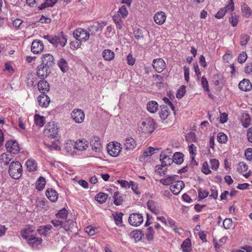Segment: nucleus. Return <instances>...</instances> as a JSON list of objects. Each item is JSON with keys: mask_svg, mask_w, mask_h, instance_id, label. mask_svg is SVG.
Here are the masks:
<instances>
[{"mask_svg": "<svg viewBox=\"0 0 252 252\" xmlns=\"http://www.w3.org/2000/svg\"><path fill=\"white\" fill-rule=\"evenodd\" d=\"M247 55L246 52H242L241 53L238 57V62L240 63H245L247 59Z\"/></svg>", "mask_w": 252, "mask_h": 252, "instance_id": "obj_59", "label": "nucleus"}, {"mask_svg": "<svg viewBox=\"0 0 252 252\" xmlns=\"http://www.w3.org/2000/svg\"><path fill=\"white\" fill-rule=\"evenodd\" d=\"M5 147L10 154H16L20 150L18 143L15 141H8L5 144Z\"/></svg>", "mask_w": 252, "mask_h": 252, "instance_id": "obj_9", "label": "nucleus"}, {"mask_svg": "<svg viewBox=\"0 0 252 252\" xmlns=\"http://www.w3.org/2000/svg\"><path fill=\"white\" fill-rule=\"evenodd\" d=\"M158 104L156 101L152 100L149 101L147 104V110L152 113H155L158 110Z\"/></svg>", "mask_w": 252, "mask_h": 252, "instance_id": "obj_26", "label": "nucleus"}, {"mask_svg": "<svg viewBox=\"0 0 252 252\" xmlns=\"http://www.w3.org/2000/svg\"><path fill=\"white\" fill-rule=\"evenodd\" d=\"M118 14H120L123 18L126 17L128 11L125 5H123L119 10Z\"/></svg>", "mask_w": 252, "mask_h": 252, "instance_id": "obj_57", "label": "nucleus"}, {"mask_svg": "<svg viewBox=\"0 0 252 252\" xmlns=\"http://www.w3.org/2000/svg\"><path fill=\"white\" fill-rule=\"evenodd\" d=\"M102 56L106 61H111L115 57L114 53L110 49H105L102 52Z\"/></svg>", "mask_w": 252, "mask_h": 252, "instance_id": "obj_28", "label": "nucleus"}, {"mask_svg": "<svg viewBox=\"0 0 252 252\" xmlns=\"http://www.w3.org/2000/svg\"><path fill=\"white\" fill-rule=\"evenodd\" d=\"M223 227L228 229L230 228L232 226V220L231 219H225L223 221Z\"/></svg>", "mask_w": 252, "mask_h": 252, "instance_id": "obj_61", "label": "nucleus"}, {"mask_svg": "<svg viewBox=\"0 0 252 252\" xmlns=\"http://www.w3.org/2000/svg\"><path fill=\"white\" fill-rule=\"evenodd\" d=\"M46 195L52 202H55L58 198V192L53 189H49L46 191Z\"/></svg>", "mask_w": 252, "mask_h": 252, "instance_id": "obj_22", "label": "nucleus"}, {"mask_svg": "<svg viewBox=\"0 0 252 252\" xmlns=\"http://www.w3.org/2000/svg\"><path fill=\"white\" fill-rule=\"evenodd\" d=\"M87 142L85 139L79 140L75 143L74 148L80 151L86 150L88 147Z\"/></svg>", "mask_w": 252, "mask_h": 252, "instance_id": "obj_25", "label": "nucleus"}, {"mask_svg": "<svg viewBox=\"0 0 252 252\" xmlns=\"http://www.w3.org/2000/svg\"><path fill=\"white\" fill-rule=\"evenodd\" d=\"M177 175L169 176L166 178H162L159 180V182L165 186H168L171 184H173L174 181L175 180V178L177 177Z\"/></svg>", "mask_w": 252, "mask_h": 252, "instance_id": "obj_29", "label": "nucleus"}, {"mask_svg": "<svg viewBox=\"0 0 252 252\" xmlns=\"http://www.w3.org/2000/svg\"><path fill=\"white\" fill-rule=\"evenodd\" d=\"M142 131L145 134H151L155 129V123L152 118H146L139 126Z\"/></svg>", "mask_w": 252, "mask_h": 252, "instance_id": "obj_2", "label": "nucleus"}, {"mask_svg": "<svg viewBox=\"0 0 252 252\" xmlns=\"http://www.w3.org/2000/svg\"><path fill=\"white\" fill-rule=\"evenodd\" d=\"M154 231L152 227H149L147 228V231L146 233V236L148 240H152L154 238Z\"/></svg>", "mask_w": 252, "mask_h": 252, "instance_id": "obj_54", "label": "nucleus"}, {"mask_svg": "<svg viewBox=\"0 0 252 252\" xmlns=\"http://www.w3.org/2000/svg\"><path fill=\"white\" fill-rule=\"evenodd\" d=\"M201 83L202 86L204 90L206 92H209V89L208 82L207 79L206 78V77L204 76H203L201 78Z\"/></svg>", "mask_w": 252, "mask_h": 252, "instance_id": "obj_58", "label": "nucleus"}, {"mask_svg": "<svg viewBox=\"0 0 252 252\" xmlns=\"http://www.w3.org/2000/svg\"><path fill=\"white\" fill-rule=\"evenodd\" d=\"M143 222V218L141 214L132 213L128 218L129 223L133 226H138Z\"/></svg>", "mask_w": 252, "mask_h": 252, "instance_id": "obj_6", "label": "nucleus"}, {"mask_svg": "<svg viewBox=\"0 0 252 252\" xmlns=\"http://www.w3.org/2000/svg\"><path fill=\"white\" fill-rule=\"evenodd\" d=\"M81 41H78L77 40H76V41H71L70 44L71 48L74 50L77 49L80 47L81 45Z\"/></svg>", "mask_w": 252, "mask_h": 252, "instance_id": "obj_64", "label": "nucleus"}, {"mask_svg": "<svg viewBox=\"0 0 252 252\" xmlns=\"http://www.w3.org/2000/svg\"><path fill=\"white\" fill-rule=\"evenodd\" d=\"M41 63L52 68L55 64L53 56L50 54H43L41 57Z\"/></svg>", "mask_w": 252, "mask_h": 252, "instance_id": "obj_7", "label": "nucleus"}, {"mask_svg": "<svg viewBox=\"0 0 252 252\" xmlns=\"http://www.w3.org/2000/svg\"><path fill=\"white\" fill-rule=\"evenodd\" d=\"M137 143L135 139L131 137L126 138L124 147L125 149L127 151H132L136 147Z\"/></svg>", "mask_w": 252, "mask_h": 252, "instance_id": "obj_14", "label": "nucleus"}, {"mask_svg": "<svg viewBox=\"0 0 252 252\" xmlns=\"http://www.w3.org/2000/svg\"><path fill=\"white\" fill-rule=\"evenodd\" d=\"M22 166L20 162L12 161L10 163L8 173L12 178L19 179L22 176Z\"/></svg>", "mask_w": 252, "mask_h": 252, "instance_id": "obj_1", "label": "nucleus"}, {"mask_svg": "<svg viewBox=\"0 0 252 252\" xmlns=\"http://www.w3.org/2000/svg\"><path fill=\"white\" fill-rule=\"evenodd\" d=\"M182 251L184 252H189L190 250L191 242L189 238L186 239L181 246Z\"/></svg>", "mask_w": 252, "mask_h": 252, "instance_id": "obj_38", "label": "nucleus"}, {"mask_svg": "<svg viewBox=\"0 0 252 252\" xmlns=\"http://www.w3.org/2000/svg\"><path fill=\"white\" fill-rule=\"evenodd\" d=\"M120 149V144L117 143L116 144H113L111 149L108 148V152L111 156L117 157L121 152Z\"/></svg>", "mask_w": 252, "mask_h": 252, "instance_id": "obj_24", "label": "nucleus"}, {"mask_svg": "<svg viewBox=\"0 0 252 252\" xmlns=\"http://www.w3.org/2000/svg\"><path fill=\"white\" fill-rule=\"evenodd\" d=\"M184 187V182L183 181L178 180L177 182H175L174 183H173V185L170 186V189L173 194L178 195Z\"/></svg>", "mask_w": 252, "mask_h": 252, "instance_id": "obj_13", "label": "nucleus"}, {"mask_svg": "<svg viewBox=\"0 0 252 252\" xmlns=\"http://www.w3.org/2000/svg\"><path fill=\"white\" fill-rule=\"evenodd\" d=\"M250 36L246 34L241 35L240 44L242 46H246L250 40Z\"/></svg>", "mask_w": 252, "mask_h": 252, "instance_id": "obj_51", "label": "nucleus"}, {"mask_svg": "<svg viewBox=\"0 0 252 252\" xmlns=\"http://www.w3.org/2000/svg\"><path fill=\"white\" fill-rule=\"evenodd\" d=\"M183 157L184 155L182 153L176 152L173 156V159H174L173 162H175L177 164H181L184 161Z\"/></svg>", "mask_w": 252, "mask_h": 252, "instance_id": "obj_31", "label": "nucleus"}, {"mask_svg": "<svg viewBox=\"0 0 252 252\" xmlns=\"http://www.w3.org/2000/svg\"><path fill=\"white\" fill-rule=\"evenodd\" d=\"M144 235V234L142 231L140 230H136L132 231L130 233V236L131 237L133 238L135 241H139L142 239V236Z\"/></svg>", "mask_w": 252, "mask_h": 252, "instance_id": "obj_33", "label": "nucleus"}, {"mask_svg": "<svg viewBox=\"0 0 252 252\" xmlns=\"http://www.w3.org/2000/svg\"><path fill=\"white\" fill-rule=\"evenodd\" d=\"M169 110L167 106L165 105L160 106V111L159 112V114L161 119L165 120L169 116Z\"/></svg>", "mask_w": 252, "mask_h": 252, "instance_id": "obj_27", "label": "nucleus"}, {"mask_svg": "<svg viewBox=\"0 0 252 252\" xmlns=\"http://www.w3.org/2000/svg\"><path fill=\"white\" fill-rule=\"evenodd\" d=\"M51 223L55 227L60 226L63 228H66V226H65L64 224L63 223V220H61L59 219L52 220L51 221Z\"/></svg>", "mask_w": 252, "mask_h": 252, "instance_id": "obj_53", "label": "nucleus"}, {"mask_svg": "<svg viewBox=\"0 0 252 252\" xmlns=\"http://www.w3.org/2000/svg\"><path fill=\"white\" fill-rule=\"evenodd\" d=\"M27 84L28 86H32L34 84L35 81L34 75L32 73H29L27 75Z\"/></svg>", "mask_w": 252, "mask_h": 252, "instance_id": "obj_48", "label": "nucleus"}, {"mask_svg": "<svg viewBox=\"0 0 252 252\" xmlns=\"http://www.w3.org/2000/svg\"><path fill=\"white\" fill-rule=\"evenodd\" d=\"M58 0H46L40 6V9H43L48 7H53L57 2Z\"/></svg>", "mask_w": 252, "mask_h": 252, "instance_id": "obj_43", "label": "nucleus"}, {"mask_svg": "<svg viewBox=\"0 0 252 252\" xmlns=\"http://www.w3.org/2000/svg\"><path fill=\"white\" fill-rule=\"evenodd\" d=\"M186 86H182L178 90L176 94V97L178 98H181L185 94Z\"/></svg>", "mask_w": 252, "mask_h": 252, "instance_id": "obj_56", "label": "nucleus"}, {"mask_svg": "<svg viewBox=\"0 0 252 252\" xmlns=\"http://www.w3.org/2000/svg\"><path fill=\"white\" fill-rule=\"evenodd\" d=\"M217 138L218 142L220 143H224L227 140V136L222 132L219 133Z\"/></svg>", "mask_w": 252, "mask_h": 252, "instance_id": "obj_55", "label": "nucleus"}, {"mask_svg": "<svg viewBox=\"0 0 252 252\" xmlns=\"http://www.w3.org/2000/svg\"><path fill=\"white\" fill-rule=\"evenodd\" d=\"M160 160L161 162V166L162 167L170 166L174 161L173 158H169L163 152H162L160 155Z\"/></svg>", "mask_w": 252, "mask_h": 252, "instance_id": "obj_15", "label": "nucleus"}, {"mask_svg": "<svg viewBox=\"0 0 252 252\" xmlns=\"http://www.w3.org/2000/svg\"><path fill=\"white\" fill-rule=\"evenodd\" d=\"M106 22H102L101 23L98 22L94 23L89 27V32H94V31L101 32L106 26Z\"/></svg>", "mask_w": 252, "mask_h": 252, "instance_id": "obj_23", "label": "nucleus"}, {"mask_svg": "<svg viewBox=\"0 0 252 252\" xmlns=\"http://www.w3.org/2000/svg\"><path fill=\"white\" fill-rule=\"evenodd\" d=\"M239 88L243 91H249L252 88V84L249 79H244L239 83Z\"/></svg>", "mask_w": 252, "mask_h": 252, "instance_id": "obj_19", "label": "nucleus"}, {"mask_svg": "<svg viewBox=\"0 0 252 252\" xmlns=\"http://www.w3.org/2000/svg\"><path fill=\"white\" fill-rule=\"evenodd\" d=\"M114 203L117 206L120 205L123 202V198L121 195L120 194L119 191H116L114 193Z\"/></svg>", "mask_w": 252, "mask_h": 252, "instance_id": "obj_40", "label": "nucleus"}, {"mask_svg": "<svg viewBox=\"0 0 252 252\" xmlns=\"http://www.w3.org/2000/svg\"><path fill=\"white\" fill-rule=\"evenodd\" d=\"M58 64L60 68L63 72H66L68 70V64L64 59H60Z\"/></svg>", "mask_w": 252, "mask_h": 252, "instance_id": "obj_39", "label": "nucleus"}, {"mask_svg": "<svg viewBox=\"0 0 252 252\" xmlns=\"http://www.w3.org/2000/svg\"><path fill=\"white\" fill-rule=\"evenodd\" d=\"M251 119L248 114H245L242 116V125L244 127H248L250 125Z\"/></svg>", "mask_w": 252, "mask_h": 252, "instance_id": "obj_46", "label": "nucleus"}, {"mask_svg": "<svg viewBox=\"0 0 252 252\" xmlns=\"http://www.w3.org/2000/svg\"><path fill=\"white\" fill-rule=\"evenodd\" d=\"M34 123L36 126L42 127L45 123V118L40 116L38 114H35L34 115Z\"/></svg>", "mask_w": 252, "mask_h": 252, "instance_id": "obj_34", "label": "nucleus"}, {"mask_svg": "<svg viewBox=\"0 0 252 252\" xmlns=\"http://www.w3.org/2000/svg\"><path fill=\"white\" fill-rule=\"evenodd\" d=\"M11 158L12 155L10 154L3 153L0 157V160H2V162H3L4 165H7L11 161Z\"/></svg>", "mask_w": 252, "mask_h": 252, "instance_id": "obj_41", "label": "nucleus"}, {"mask_svg": "<svg viewBox=\"0 0 252 252\" xmlns=\"http://www.w3.org/2000/svg\"><path fill=\"white\" fill-rule=\"evenodd\" d=\"M26 165L29 171H32L36 170V164L33 159H29L26 162Z\"/></svg>", "mask_w": 252, "mask_h": 252, "instance_id": "obj_44", "label": "nucleus"}, {"mask_svg": "<svg viewBox=\"0 0 252 252\" xmlns=\"http://www.w3.org/2000/svg\"><path fill=\"white\" fill-rule=\"evenodd\" d=\"M198 192L199 200H202L203 199L206 198L209 194V193L208 191L202 190L201 188H199L198 189Z\"/></svg>", "mask_w": 252, "mask_h": 252, "instance_id": "obj_52", "label": "nucleus"}, {"mask_svg": "<svg viewBox=\"0 0 252 252\" xmlns=\"http://www.w3.org/2000/svg\"><path fill=\"white\" fill-rule=\"evenodd\" d=\"M108 194L103 193L99 192L97 193L95 196V199L100 204H102L106 201L108 198Z\"/></svg>", "mask_w": 252, "mask_h": 252, "instance_id": "obj_30", "label": "nucleus"}, {"mask_svg": "<svg viewBox=\"0 0 252 252\" xmlns=\"http://www.w3.org/2000/svg\"><path fill=\"white\" fill-rule=\"evenodd\" d=\"M71 117L77 123H81L83 122L85 114L83 111L79 109L74 110L71 114Z\"/></svg>", "mask_w": 252, "mask_h": 252, "instance_id": "obj_11", "label": "nucleus"}, {"mask_svg": "<svg viewBox=\"0 0 252 252\" xmlns=\"http://www.w3.org/2000/svg\"><path fill=\"white\" fill-rule=\"evenodd\" d=\"M67 211L64 208L59 210L58 213L56 215V216L57 219L64 220L67 219Z\"/></svg>", "mask_w": 252, "mask_h": 252, "instance_id": "obj_37", "label": "nucleus"}, {"mask_svg": "<svg viewBox=\"0 0 252 252\" xmlns=\"http://www.w3.org/2000/svg\"><path fill=\"white\" fill-rule=\"evenodd\" d=\"M156 171L160 175L163 176L166 174L167 171V168L162 167L161 166H158Z\"/></svg>", "mask_w": 252, "mask_h": 252, "instance_id": "obj_62", "label": "nucleus"}, {"mask_svg": "<svg viewBox=\"0 0 252 252\" xmlns=\"http://www.w3.org/2000/svg\"><path fill=\"white\" fill-rule=\"evenodd\" d=\"M153 68L158 73L161 72L165 68L166 64L164 60L161 58L154 59L153 61Z\"/></svg>", "mask_w": 252, "mask_h": 252, "instance_id": "obj_10", "label": "nucleus"}, {"mask_svg": "<svg viewBox=\"0 0 252 252\" xmlns=\"http://www.w3.org/2000/svg\"><path fill=\"white\" fill-rule=\"evenodd\" d=\"M59 128L54 122H50L46 126L44 129V134L49 138H54L57 137Z\"/></svg>", "mask_w": 252, "mask_h": 252, "instance_id": "obj_3", "label": "nucleus"}, {"mask_svg": "<svg viewBox=\"0 0 252 252\" xmlns=\"http://www.w3.org/2000/svg\"><path fill=\"white\" fill-rule=\"evenodd\" d=\"M53 227L50 224L41 225L37 229V231L41 236H47L51 232Z\"/></svg>", "mask_w": 252, "mask_h": 252, "instance_id": "obj_17", "label": "nucleus"}, {"mask_svg": "<svg viewBox=\"0 0 252 252\" xmlns=\"http://www.w3.org/2000/svg\"><path fill=\"white\" fill-rule=\"evenodd\" d=\"M45 178L43 177H40L36 182V189L38 190H41L45 187Z\"/></svg>", "mask_w": 252, "mask_h": 252, "instance_id": "obj_36", "label": "nucleus"}, {"mask_svg": "<svg viewBox=\"0 0 252 252\" xmlns=\"http://www.w3.org/2000/svg\"><path fill=\"white\" fill-rule=\"evenodd\" d=\"M153 78L155 79V80H157L156 82L157 86L158 87H160L161 86L163 85V77L159 75H153Z\"/></svg>", "mask_w": 252, "mask_h": 252, "instance_id": "obj_60", "label": "nucleus"}, {"mask_svg": "<svg viewBox=\"0 0 252 252\" xmlns=\"http://www.w3.org/2000/svg\"><path fill=\"white\" fill-rule=\"evenodd\" d=\"M229 21L232 26L235 27L237 25L238 19L237 16L235 13L231 14V17L229 18Z\"/></svg>", "mask_w": 252, "mask_h": 252, "instance_id": "obj_50", "label": "nucleus"}, {"mask_svg": "<svg viewBox=\"0 0 252 252\" xmlns=\"http://www.w3.org/2000/svg\"><path fill=\"white\" fill-rule=\"evenodd\" d=\"M90 145L93 150L96 153H100L102 149L100 138L97 136H94L90 141Z\"/></svg>", "mask_w": 252, "mask_h": 252, "instance_id": "obj_8", "label": "nucleus"}, {"mask_svg": "<svg viewBox=\"0 0 252 252\" xmlns=\"http://www.w3.org/2000/svg\"><path fill=\"white\" fill-rule=\"evenodd\" d=\"M28 241V244L32 248H36L42 242V239L40 237H36L31 235L30 237L26 239Z\"/></svg>", "mask_w": 252, "mask_h": 252, "instance_id": "obj_16", "label": "nucleus"}, {"mask_svg": "<svg viewBox=\"0 0 252 252\" xmlns=\"http://www.w3.org/2000/svg\"><path fill=\"white\" fill-rule=\"evenodd\" d=\"M248 169V165L244 162H240L238 165L237 170L239 172L243 173Z\"/></svg>", "mask_w": 252, "mask_h": 252, "instance_id": "obj_49", "label": "nucleus"}, {"mask_svg": "<svg viewBox=\"0 0 252 252\" xmlns=\"http://www.w3.org/2000/svg\"><path fill=\"white\" fill-rule=\"evenodd\" d=\"M38 90L42 93L44 94L45 92H48L50 90V86L46 81L40 80L37 84Z\"/></svg>", "mask_w": 252, "mask_h": 252, "instance_id": "obj_21", "label": "nucleus"}, {"mask_svg": "<svg viewBox=\"0 0 252 252\" xmlns=\"http://www.w3.org/2000/svg\"><path fill=\"white\" fill-rule=\"evenodd\" d=\"M44 46L42 42L39 40H34L32 44L31 51L34 54H39L44 49Z\"/></svg>", "mask_w": 252, "mask_h": 252, "instance_id": "obj_12", "label": "nucleus"}, {"mask_svg": "<svg viewBox=\"0 0 252 252\" xmlns=\"http://www.w3.org/2000/svg\"><path fill=\"white\" fill-rule=\"evenodd\" d=\"M227 12L226 8H222L220 9L218 13L215 15V17L217 19L222 18Z\"/></svg>", "mask_w": 252, "mask_h": 252, "instance_id": "obj_63", "label": "nucleus"}, {"mask_svg": "<svg viewBox=\"0 0 252 252\" xmlns=\"http://www.w3.org/2000/svg\"><path fill=\"white\" fill-rule=\"evenodd\" d=\"M34 230L32 227H28V228L26 229L21 230V234L24 239H28L32 235L31 233L34 232Z\"/></svg>", "mask_w": 252, "mask_h": 252, "instance_id": "obj_35", "label": "nucleus"}, {"mask_svg": "<svg viewBox=\"0 0 252 252\" xmlns=\"http://www.w3.org/2000/svg\"><path fill=\"white\" fill-rule=\"evenodd\" d=\"M73 34L75 39L78 41H87L90 37L89 32H88L86 30L82 28H78L75 30Z\"/></svg>", "mask_w": 252, "mask_h": 252, "instance_id": "obj_5", "label": "nucleus"}, {"mask_svg": "<svg viewBox=\"0 0 252 252\" xmlns=\"http://www.w3.org/2000/svg\"><path fill=\"white\" fill-rule=\"evenodd\" d=\"M124 214L122 212H115V214H113L114 219L116 224L117 226H122L123 222L122 217Z\"/></svg>", "mask_w": 252, "mask_h": 252, "instance_id": "obj_32", "label": "nucleus"}, {"mask_svg": "<svg viewBox=\"0 0 252 252\" xmlns=\"http://www.w3.org/2000/svg\"><path fill=\"white\" fill-rule=\"evenodd\" d=\"M51 68L42 63L38 65L36 68L37 76L41 79L47 77L51 72Z\"/></svg>", "mask_w": 252, "mask_h": 252, "instance_id": "obj_4", "label": "nucleus"}, {"mask_svg": "<svg viewBox=\"0 0 252 252\" xmlns=\"http://www.w3.org/2000/svg\"><path fill=\"white\" fill-rule=\"evenodd\" d=\"M166 18V14L162 11L156 13L154 16L155 23L159 25L163 24L165 22Z\"/></svg>", "mask_w": 252, "mask_h": 252, "instance_id": "obj_18", "label": "nucleus"}, {"mask_svg": "<svg viewBox=\"0 0 252 252\" xmlns=\"http://www.w3.org/2000/svg\"><path fill=\"white\" fill-rule=\"evenodd\" d=\"M185 138L188 142H196L197 139L195 133L193 132L187 133L186 135Z\"/></svg>", "mask_w": 252, "mask_h": 252, "instance_id": "obj_45", "label": "nucleus"}, {"mask_svg": "<svg viewBox=\"0 0 252 252\" xmlns=\"http://www.w3.org/2000/svg\"><path fill=\"white\" fill-rule=\"evenodd\" d=\"M50 100L48 96L42 94L38 97L39 105L43 107H47L50 103Z\"/></svg>", "mask_w": 252, "mask_h": 252, "instance_id": "obj_20", "label": "nucleus"}, {"mask_svg": "<svg viewBox=\"0 0 252 252\" xmlns=\"http://www.w3.org/2000/svg\"><path fill=\"white\" fill-rule=\"evenodd\" d=\"M147 205L148 209H150L152 213L155 214H158L159 213V210L156 207L154 201H149L147 202Z\"/></svg>", "mask_w": 252, "mask_h": 252, "instance_id": "obj_47", "label": "nucleus"}, {"mask_svg": "<svg viewBox=\"0 0 252 252\" xmlns=\"http://www.w3.org/2000/svg\"><path fill=\"white\" fill-rule=\"evenodd\" d=\"M241 9L244 16L249 17L251 15L252 11L246 4L244 3L242 5Z\"/></svg>", "mask_w": 252, "mask_h": 252, "instance_id": "obj_42", "label": "nucleus"}]
</instances>
